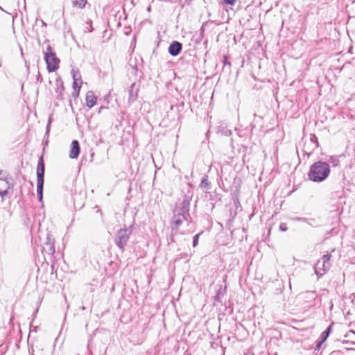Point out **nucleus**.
<instances>
[{
	"label": "nucleus",
	"mask_w": 355,
	"mask_h": 355,
	"mask_svg": "<svg viewBox=\"0 0 355 355\" xmlns=\"http://www.w3.org/2000/svg\"><path fill=\"white\" fill-rule=\"evenodd\" d=\"M191 198L192 195L188 192L184 196L182 202L176 203L172 218L171 229L173 230H178L184 221L189 222L191 219L189 213Z\"/></svg>",
	"instance_id": "f257e3e1"
},
{
	"label": "nucleus",
	"mask_w": 355,
	"mask_h": 355,
	"mask_svg": "<svg viewBox=\"0 0 355 355\" xmlns=\"http://www.w3.org/2000/svg\"><path fill=\"white\" fill-rule=\"evenodd\" d=\"M330 166L328 163L321 160L311 165L308 173L309 179L314 182H322L329 176Z\"/></svg>",
	"instance_id": "f03ea898"
},
{
	"label": "nucleus",
	"mask_w": 355,
	"mask_h": 355,
	"mask_svg": "<svg viewBox=\"0 0 355 355\" xmlns=\"http://www.w3.org/2000/svg\"><path fill=\"white\" fill-rule=\"evenodd\" d=\"M44 59L46 64L47 71L49 73L54 72L59 68L60 60L49 44L47 45L46 50L44 51Z\"/></svg>",
	"instance_id": "7ed1b4c3"
},
{
	"label": "nucleus",
	"mask_w": 355,
	"mask_h": 355,
	"mask_svg": "<svg viewBox=\"0 0 355 355\" xmlns=\"http://www.w3.org/2000/svg\"><path fill=\"white\" fill-rule=\"evenodd\" d=\"M132 232V226L128 227L121 228L117 231V234L114 240L115 244L121 252H124L125 248L130 239V236Z\"/></svg>",
	"instance_id": "20e7f679"
},
{
	"label": "nucleus",
	"mask_w": 355,
	"mask_h": 355,
	"mask_svg": "<svg viewBox=\"0 0 355 355\" xmlns=\"http://www.w3.org/2000/svg\"><path fill=\"white\" fill-rule=\"evenodd\" d=\"M45 164L43 157L39 158L37 166V194H43Z\"/></svg>",
	"instance_id": "39448f33"
},
{
	"label": "nucleus",
	"mask_w": 355,
	"mask_h": 355,
	"mask_svg": "<svg viewBox=\"0 0 355 355\" xmlns=\"http://www.w3.org/2000/svg\"><path fill=\"white\" fill-rule=\"evenodd\" d=\"M139 87V84H137L136 83L131 84L128 90V103L129 105L132 104L137 100Z\"/></svg>",
	"instance_id": "423d86ee"
},
{
	"label": "nucleus",
	"mask_w": 355,
	"mask_h": 355,
	"mask_svg": "<svg viewBox=\"0 0 355 355\" xmlns=\"http://www.w3.org/2000/svg\"><path fill=\"white\" fill-rule=\"evenodd\" d=\"M307 146H311V149H310L309 151L306 150V149L303 150L302 151L304 152V155H306L307 157H309L313 153V151L319 146L318 137H316L315 135H311L309 141L305 142V147H307Z\"/></svg>",
	"instance_id": "0eeeda50"
},
{
	"label": "nucleus",
	"mask_w": 355,
	"mask_h": 355,
	"mask_svg": "<svg viewBox=\"0 0 355 355\" xmlns=\"http://www.w3.org/2000/svg\"><path fill=\"white\" fill-rule=\"evenodd\" d=\"M55 252L54 242L48 234L46 237V241L42 246V253L46 254L49 256H52Z\"/></svg>",
	"instance_id": "6e6552de"
},
{
	"label": "nucleus",
	"mask_w": 355,
	"mask_h": 355,
	"mask_svg": "<svg viewBox=\"0 0 355 355\" xmlns=\"http://www.w3.org/2000/svg\"><path fill=\"white\" fill-rule=\"evenodd\" d=\"M182 50V44L178 41H173L168 48V52L171 56L178 55Z\"/></svg>",
	"instance_id": "1a4fd4ad"
},
{
	"label": "nucleus",
	"mask_w": 355,
	"mask_h": 355,
	"mask_svg": "<svg viewBox=\"0 0 355 355\" xmlns=\"http://www.w3.org/2000/svg\"><path fill=\"white\" fill-rule=\"evenodd\" d=\"M80 146L79 141L76 139L73 140L70 146L69 157L71 159H77L80 155Z\"/></svg>",
	"instance_id": "9d476101"
},
{
	"label": "nucleus",
	"mask_w": 355,
	"mask_h": 355,
	"mask_svg": "<svg viewBox=\"0 0 355 355\" xmlns=\"http://www.w3.org/2000/svg\"><path fill=\"white\" fill-rule=\"evenodd\" d=\"M55 84L57 86V87L55 89V93H56L55 98L58 100H62L64 98L63 92L64 91L63 83L61 80V79L59 78L56 80Z\"/></svg>",
	"instance_id": "9b49d317"
},
{
	"label": "nucleus",
	"mask_w": 355,
	"mask_h": 355,
	"mask_svg": "<svg viewBox=\"0 0 355 355\" xmlns=\"http://www.w3.org/2000/svg\"><path fill=\"white\" fill-rule=\"evenodd\" d=\"M97 98L95 96L94 92L89 91L86 94V105L89 108H92L96 103Z\"/></svg>",
	"instance_id": "f8f14e48"
},
{
	"label": "nucleus",
	"mask_w": 355,
	"mask_h": 355,
	"mask_svg": "<svg viewBox=\"0 0 355 355\" xmlns=\"http://www.w3.org/2000/svg\"><path fill=\"white\" fill-rule=\"evenodd\" d=\"M226 291V286L225 288H222L221 286L217 291L216 295L214 296V302L221 303L222 297L224 296Z\"/></svg>",
	"instance_id": "ddd939ff"
},
{
	"label": "nucleus",
	"mask_w": 355,
	"mask_h": 355,
	"mask_svg": "<svg viewBox=\"0 0 355 355\" xmlns=\"http://www.w3.org/2000/svg\"><path fill=\"white\" fill-rule=\"evenodd\" d=\"M333 323L329 324L326 329L321 334L320 339H322V342H325L328 338L329 334L332 331Z\"/></svg>",
	"instance_id": "4468645a"
},
{
	"label": "nucleus",
	"mask_w": 355,
	"mask_h": 355,
	"mask_svg": "<svg viewBox=\"0 0 355 355\" xmlns=\"http://www.w3.org/2000/svg\"><path fill=\"white\" fill-rule=\"evenodd\" d=\"M302 296L306 300V302H312L316 297V294L314 291H306L302 293Z\"/></svg>",
	"instance_id": "2eb2a0df"
},
{
	"label": "nucleus",
	"mask_w": 355,
	"mask_h": 355,
	"mask_svg": "<svg viewBox=\"0 0 355 355\" xmlns=\"http://www.w3.org/2000/svg\"><path fill=\"white\" fill-rule=\"evenodd\" d=\"M329 164V165H331L334 167L338 166L340 165V160L339 158L336 156H329L327 158V160L326 162Z\"/></svg>",
	"instance_id": "dca6fc26"
},
{
	"label": "nucleus",
	"mask_w": 355,
	"mask_h": 355,
	"mask_svg": "<svg viewBox=\"0 0 355 355\" xmlns=\"http://www.w3.org/2000/svg\"><path fill=\"white\" fill-rule=\"evenodd\" d=\"M200 187L206 189H211V182L209 181L208 175H205L202 178Z\"/></svg>",
	"instance_id": "f3484780"
},
{
	"label": "nucleus",
	"mask_w": 355,
	"mask_h": 355,
	"mask_svg": "<svg viewBox=\"0 0 355 355\" xmlns=\"http://www.w3.org/2000/svg\"><path fill=\"white\" fill-rule=\"evenodd\" d=\"M87 4V0H73V6L83 9Z\"/></svg>",
	"instance_id": "a211bd4d"
},
{
	"label": "nucleus",
	"mask_w": 355,
	"mask_h": 355,
	"mask_svg": "<svg viewBox=\"0 0 355 355\" xmlns=\"http://www.w3.org/2000/svg\"><path fill=\"white\" fill-rule=\"evenodd\" d=\"M81 85H78V83H73V92L72 93V96L74 98H78L79 96L80 90Z\"/></svg>",
	"instance_id": "6ab92c4d"
},
{
	"label": "nucleus",
	"mask_w": 355,
	"mask_h": 355,
	"mask_svg": "<svg viewBox=\"0 0 355 355\" xmlns=\"http://www.w3.org/2000/svg\"><path fill=\"white\" fill-rule=\"evenodd\" d=\"M71 73H72V77H73V83H78V81L80 82V83L78 85H81L82 84V80H81V77H80V75L78 72H76L73 69L71 70Z\"/></svg>",
	"instance_id": "aec40b11"
},
{
	"label": "nucleus",
	"mask_w": 355,
	"mask_h": 355,
	"mask_svg": "<svg viewBox=\"0 0 355 355\" xmlns=\"http://www.w3.org/2000/svg\"><path fill=\"white\" fill-rule=\"evenodd\" d=\"M331 257V256L329 253H327L326 254H324L322 256V260L321 261H323V263H327V268H329L330 266H331V264L329 263Z\"/></svg>",
	"instance_id": "412c9836"
},
{
	"label": "nucleus",
	"mask_w": 355,
	"mask_h": 355,
	"mask_svg": "<svg viewBox=\"0 0 355 355\" xmlns=\"http://www.w3.org/2000/svg\"><path fill=\"white\" fill-rule=\"evenodd\" d=\"M292 220H294V221L307 223L309 225H311V224L309 222V220H311V221L314 220V219H313V218L308 219V218H304V217H295V218H292Z\"/></svg>",
	"instance_id": "4be33fe9"
},
{
	"label": "nucleus",
	"mask_w": 355,
	"mask_h": 355,
	"mask_svg": "<svg viewBox=\"0 0 355 355\" xmlns=\"http://www.w3.org/2000/svg\"><path fill=\"white\" fill-rule=\"evenodd\" d=\"M345 337H347L352 339V343L355 344V332L352 330L349 331L346 335Z\"/></svg>",
	"instance_id": "5701e85b"
},
{
	"label": "nucleus",
	"mask_w": 355,
	"mask_h": 355,
	"mask_svg": "<svg viewBox=\"0 0 355 355\" xmlns=\"http://www.w3.org/2000/svg\"><path fill=\"white\" fill-rule=\"evenodd\" d=\"M318 269L322 270V261L320 260L318 261V263L315 265V272L316 275H318V276H322V273L319 274V272L318 271Z\"/></svg>",
	"instance_id": "b1692460"
},
{
	"label": "nucleus",
	"mask_w": 355,
	"mask_h": 355,
	"mask_svg": "<svg viewBox=\"0 0 355 355\" xmlns=\"http://www.w3.org/2000/svg\"><path fill=\"white\" fill-rule=\"evenodd\" d=\"M200 235V233H198V234H196V235L193 237V248H195V247H196V246L198 245Z\"/></svg>",
	"instance_id": "393cba45"
},
{
	"label": "nucleus",
	"mask_w": 355,
	"mask_h": 355,
	"mask_svg": "<svg viewBox=\"0 0 355 355\" xmlns=\"http://www.w3.org/2000/svg\"><path fill=\"white\" fill-rule=\"evenodd\" d=\"M222 2L225 5L234 6L236 3V0H222Z\"/></svg>",
	"instance_id": "a878e982"
},
{
	"label": "nucleus",
	"mask_w": 355,
	"mask_h": 355,
	"mask_svg": "<svg viewBox=\"0 0 355 355\" xmlns=\"http://www.w3.org/2000/svg\"><path fill=\"white\" fill-rule=\"evenodd\" d=\"M51 123V118L49 117V121H48V123H47V125H46V128L45 135H46V136H49V132H50Z\"/></svg>",
	"instance_id": "bb28decb"
},
{
	"label": "nucleus",
	"mask_w": 355,
	"mask_h": 355,
	"mask_svg": "<svg viewBox=\"0 0 355 355\" xmlns=\"http://www.w3.org/2000/svg\"><path fill=\"white\" fill-rule=\"evenodd\" d=\"M86 24L88 25V27L89 28H87L86 27V29L87 30L88 32L91 33L93 31V28H92V20H88L87 21Z\"/></svg>",
	"instance_id": "cd10ccee"
},
{
	"label": "nucleus",
	"mask_w": 355,
	"mask_h": 355,
	"mask_svg": "<svg viewBox=\"0 0 355 355\" xmlns=\"http://www.w3.org/2000/svg\"><path fill=\"white\" fill-rule=\"evenodd\" d=\"M288 230L286 223H282L279 225V230L282 232H286Z\"/></svg>",
	"instance_id": "c85d7f7f"
},
{
	"label": "nucleus",
	"mask_w": 355,
	"mask_h": 355,
	"mask_svg": "<svg viewBox=\"0 0 355 355\" xmlns=\"http://www.w3.org/2000/svg\"><path fill=\"white\" fill-rule=\"evenodd\" d=\"M223 63L224 64V66L225 65H231L230 62L228 61V58L227 55H223Z\"/></svg>",
	"instance_id": "c756f323"
},
{
	"label": "nucleus",
	"mask_w": 355,
	"mask_h": 355,
	"mask_svg": "<svg viewBox=\"0 0 355 355\" xmlns=\"http://www.w3.org/2000/svg\"><path fill=\"white\" fill-rule=\"evenodd\" d=\"M324 343V342H322V339L319 338V340H318L316 343V349H319Z\"/></svg>",
	"instance_id": "7c9ffc66"
},
{
	"label": "nucleus",
	"mask_w": 355,
	"mask_h": 355,
	"mask_svg": "<svg viewBox=\"0 0 355 355\" xmlns=\"http://www.w3.org/2000/svg\"><path fill=\"white\" fill-rule=\"evenodd\" d=\"M321 261L322 265V270L324 271V273H325V272L329 269L327 268V263H323V261Z\"/></svg>",
	"instance_id": "2f4dec72"
},
{
	"label": "nucleus",
	"mask_w": 355,
	"mask_h": 355,
	"mask_svg": "<svg viewBox=\"0 0 355 355\" xmlns=\"http://www.w3.org/2000/svg\"><path fill=\"white\" fill-rule=\"evenodd\" d=\"M38 21H40L42 26L45 28L47 26V24L45 21H44L42 19L39 20L37 18L36 19L35 24H37Z\"/></svg>",
	"instance_id": "473e14b6"
},
{
	"label": "nucleus",
	"mask_w": 355,
	"mask_h": 355,
	"mask_svg": "<svg viewBox=\"0 0 355 355\" xmlns=\"http://www.w3.org/2000/svg\"><path fill=\"white\" fill-rule=\"evenodd\" d=\"M234 202L236 207L237 208L238 205H240L239 200L238 197H236V198L234 200Z\"/></svg>",
	"instance_id": "72a5a7b5"
},
{
	"label": "nucleus",
	"mask_w": 355,
	"mask_h": 355,
	"mask_svg": "<svg viewBox=\"0 0 355 355\" xmlns=\"http://www.w3.org/2000/svg\"><path fill=\"white\" fill-rule=\"evenodd\" d=\"M125 29H126V31L124 32V34L125 35H129L131 32V30L130 29L129 27H125Z\"/></svg>",
	"instance_id": "f704fd0d"
},
{
	"label": "nucleus",
	"mask_w": 355,
	"mask_h": 355,
	"mask_svg": "<svg viewBox=\"0 0 355 355\" xmlns=\"http://www.w3.org/2000/svg\"><path fill=\"white\" fill-rule=\"evenodd\" d=\"M223 134L225 135V136H230L232 134V132L230 130H226L224 131Z\"/></svg>",
	"instance_id": "c9c22d12"
},
{
	"label": "nucleus",
	"mask_w": 355,
	"mask_h": 355,
	"mask_svg": "<svg viewBox=\"0 0 355 355\" xmlns=\"http://www.w3.org/2000/svg\"><path fill=\"white\" fill-rule=\"evenodd\" d=\"M37 81H38V82L42 81V78L40 73H38V75L37 76Z\"/></svg>",
	"instance_id": "e433bc0d"
},
{
	"label": "nucleus",
	"mask_w": 355,
	"mask_h": 355,
	"mask_svg": "<svg viewBox=\"0 0 355 355\" xmlns=\"http://www.w3.org/2000/svg\"><path fill=\"white\" fill-rule=\"evenodd\" d=\"M6 194H7V191L6 190H4V191L0 190V195L1 196H5Z\"/></svg>",
	"instance_id": "4c0bfd02"
},
{
	"label": "nucleus",
	"mask_w": 355,
	"mask_h": 355,
	"mask_svg": "<svg viewBox=\"0 0 355 355\" xmlns=\"http://www.w3.org/2000/svg\"><path fill=\"white\" fill-rule=\"evenodd\" d=\"M37 198H38V200L40 202H42V199H43V194H37Z\"/></svg>",
	"instance_id": "58836bf2"
},
{
	"label": "nucleus",
	"mask_w": 355,
	"mask_h": 355,
	"mask_svg": "<svg viewBox=\"0 0 355 355\" xmlns=\"http://www.w3.org/2000/svg\"><path fill=\"white\" fill-rule=\"evenodd\" d=\"M104 109H107V107H105V106H101V107H99V110H98V113H101V111H102L103 110H104Z\"/></svg>",
	"instance_id": "ea45409f"
},
{
	"label": "nucleus",
	"mask_w": 355,
	"mask_h": 355,
	"mask_svg": "<svg viewBox=\"0 0 355 355\" xmlns=\"http://www.w3.org/2000/svg\"><path fill=\"white\" fill-rule=\"evenodd\" d=\"M132 69L134 73H136L137 71V65L132 66Z\"/></svg>",
	"instance_id": "a19ab883"
},
{
	"label": "nucleus",
	"mask_w": 355,
	"mask_h": 355,
	"mask_svg": "<svg viewBox=\"0 0 355 355\" xmlns=\"http://www.w3.org/2000/svg\"><path fill=\"white\" fill-rule=\"evenodd\" d=\"M306 149V150L309 151L310 149H311V146H307V147H305V144L304 145V149Z\"/></svg>",
	"instance_id": "79ce46f5"
},
{
	"label": "nucleus",
	"mask_w": 355,
	"mask_h": 355,
	"mask_svg": "<svg viewBox=\"0 0 355 355\" xmlns=\"http://www.w3.org/2000/svg\"><path fill=\"white\" fill-rule=\"evenodd\" d=\"M209 196H210L209 200L213 201L214 200V196L212 194L209 193Z\"/></svg>",
	"instance_id": "37998d69"
},
{
	"label": "nucleus",
	"mask_w": 355,
	"mask_h": 355,
	"mask_svg": "<svg viewBox=\"0 0 355 355\" xmlns=\"http://www.w3.org/2000/svg\"><path fill=\"white\" fill-rule=\"evenodd\" d=\"M94 155V153H92L91 154V159H92V157H93ZM92 159H91V162H92Z\"/></svg>",
	"instance_id": "c03bdc74"
},
{
	"label": "nucleus",
	"mask_w": 355,
	"mask_h": 355,
	"mask_svg": "<svg viewBox=\"0 0 355 355\" xmlns=\"http://www.w3.org/2000/svg\"><path fill=\"white\" fill-rule=\"evenodd\" d=\"M170 240H171V241H174L173 236H171Z\"/></svg>",
	"instance_id": "a18cd8bd"
},
{
	"label": "nucleus",
	"mask_w": 355,
	"mask_h": 355,
	"mask_svg": "<svg viewBox=\"0 0 355 355\" xmlns=\"http://www.w3.org/2000/svg\"><path fill=\"white\" fill-rule=\"evenodd\" d=\"M211 204V209H213L214 207V205L212 202Z\"/></svg>",
	"instance_id": "49530a36"
},
{
	"label": "nucleus",
	"mask_w": 355,
	"mask_h": 355,
	"mask_svg": "<svg viewBox=\"0 0 355 355\" xmlns=\"http://www.w3.org/2000/svg\"><path fill=\"white\" fill-rule=\"evenodd\" d=\"M121 26V22H119L118 23V26Z\"/></svg>",
	"instance_id": "de8ad7c7"
},
{
	"label": "nucleus",
	"mask_w": 355,
	"mask_h": 355,
	"mask_svg": "<svg viewBox=\"0 0 355 355\" xmlns=\"http://www.w3.org/2000/svg\"><path fill=\"white\" fill-rule=\"evenodd\" d=\"M352 2L354 3L355 2V0H351Z\"/></svg>",
	"instance_id": "09e8293b"
},
{
	"label": "nucleus",
	"mask_w": 355,
	"mask_h": 355,
	"mask_svg": "<svg viewBox=\"0 0 355 355\" xmlns=\"http://www.w3.org/2000/svg\"><path fill=\"white\" fill-rule=\"evenodd\" d=\"M37 328V327H35V329H34V331H36V329Z\"/></svg>",
	"instance_id": "8fccbe9b"
},
{
	"label": "nucleus",
	"mask_w": 355,
	"mask_h": 355,
	"mask_svg": "<svg viewBox=\"0 0 355 355\" xmlns=\"http://www.w3.org/2000/svg\"><path fill=\"white\" fill-rule=\"evenodd\" d=\"M0 8L2 10V8L0 7Z\"/></svg>",
	"instance_id": "3c124183"
},
{
	"label": "nucleus",
	"mask_w": 355,
	"mask_h": 355,
	"mask_svg": "<svg viewBox=\"0 0 355 355\" xmlns=\"http://www.w3.org/2000/svg\"><path fill=\"white\" fill-rule=\"evenodd\" d=\"M24 1H25V0H23Z\"/></svg>",
	"instance_id": "603ef678"
}]
</instances>
